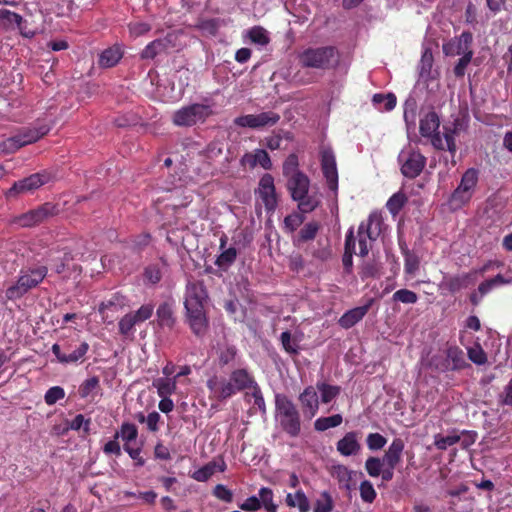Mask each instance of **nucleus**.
Segmentation results:
<instances>
[{
  "label": "nucleus",
  "instance_id": "obj_2",
  "mask_svg": "<svg viewBox=\"0 0 512 512\" xmlns=\"http://www.w3.org/2000/svg\"><path fill=\"white\" fill-rule=\"evenodd\" d=\"M208 293L203 281L189 280L186 284L184 308L190 329L197 337L205 335L208 329V319L204 304Z\"/></svg>",
  "mask_w": 512,
  "mask_h": 512
},
{
  "label": "nucleus",
  "instance_id": "obj_34",
  "mask_svg": "<svg viewBox=\"0 0 512 512\" xmlns=\"http://www.w3.org/2000/svg\"><path fill=\"white\" fill-rule=\"evenodd\" d=\"M334 509V500L329 491L324 490L319 498L314 502L313 512H332Z\"/></svg>",
  "mask_w": 512,
  "mask_h": 512
},
{
  "label": "nucleus",
  "instance_id": "obj_61",
  "mask_svg": "<svg viewBox=\"0 0 512 512\" xmlns=\"http://www.w3.org/2000/svg\"><path fill=\"white\" fill-rule=\"evenodd\" d=\"M154 307L151 304L142 305L136 312L132 313L138 323L146 321L153 314Z\"/></svg>",
  "mask_w": 512,
  "mask_h": 512
},
{
  "label": "nucleus",
  "instance_id": "obj_27",
  "mask_svg": "<svg viewBox=\"0 0 512 512\" xmlns=\"http://www.w3.org/2000/svg\"><path fill=\"white\" fill-rule=\"evenodd\" d=\"M285 503L289 508L297 509L299 512H309L311 509L310 501L302 489L287 493Z\"/></svg>",
  "mask_w": 512,
  "mask_h": 512
},
{
  "label": "nucleus",
  "instance_id": "obj_39",
  "mask_svg": "<svg viewBox=\"0 0 512 512\" xmlns=\"http://www.w3.org/2000/svg\"><path fill=\"white\" fill-rule=\"evenodd\" d=\"M237 250L234 247H229L222 250L221 254L217 257L215 265L222 270H227L236 260Z\"/></svg>",
  "mask_w": 512,
  "mask_h": 512
},
{
  "label": "nucleus",
  "instance_id": "obj_56",
  "mask_svg": "<svg viewBox=\"0 0 512 512\" xmlns=\"http://www.w3.org/2000/svg\"><path fill=\"white\" fill-rule=\"evenodd\" d=\"M320 226L317 222H309L303 226L300 230L299 237L302 241L313 240L316 237V234L319 230Z\"/></svg>",
  "mask_w": 512,
  "mask_h": 512
},
{
  "label": "nucleus",
  "instance_id": "obj_57",
  "mask_svg": "<svg viewBox=\"0 0 512 512\" xmlns=\"http://www.w3.org/2000/svg\"><path fill=\"white\" fill-rule=\"evenodd\" d=\"M136 324H138V322L134 318L132 313H128L124 317H122L118 323L119 332L122 335H128L133 330V327Z\"/></svg>",
  "mask_w": 512,
  "mask_h": 512
},
{
  "label": "nucleus",
  "instance_id": "obj_62",
  "mask_svg": "<svg viewBox=\"0 0 512 512\" xmlns=\"http://www.w3.org/2000/svg\"><path fill=\"white\" fill-rule=\"evenodd\" d=\"M213 494L215 497L224 502H231L233 499L232 491L222 484H218L215 486Z\"/></svg>",
  "mask_w": 512,
  "mask_h": 512
},
{
  "label": "nucleus",
  "instance_id": "obj_24",
  "mask_svg": "<svg viewBox=\"0 0 512 512\" xmlns=\"http://www.w3.org/2000/svg\"><path fill=\"white\" fill-rule=\"evenodd\" d=\"M23 22V18L21 15L12 12L8 9L1 8L0 9V29L3 30H11L14 28H19L21 34L25 37H32L34 33H27L22 30L21 24Z\"/></svg>",
  "mask_w": 512,
  "mask_h": 512
},
{
  "label": "nucleus",
  "instance_id": "obj_32",
  "mask_svg": "<svg viewBox=\"0 0 512 512\" xmlns=\"http://www.w3.org/2000/svg\"><path fill=\"white\" fill-rule=\"evenodd\" d=\"M316 391L320 393V400L324 404L330 403L334 400L341 392L340 386L331 385L326 382H317Z\"/></svg>",
  "mask_w": 512,
  "mask_h": 512
},
{
  "label": "nucleus",
  "instance_id": "obj_42",
  "mask_svg": "<svg viewBox=\"0 0 512 512\" xmlns=\"http://www.w3.org/2000/svg\"><path fill=\"white\" fill-rule=\"evenodd\" d=\"M406 202V195L402 192H397L389 198L386 203V207L391 214L396 215L403 208Z\"/></svg>",
  "mask_w": 512,
  "mask_h": 512
},
{
  "label": "nucleus",
  "instance_id": "obj_55",
  "mask_svg": "<svg viewBox=\"0 0 512 512\" xmlns=\"http://www.w3.org/2000/svg\"><path fill=\"white\" fill-rule=\"evenodd\" d=\"M151 28V25L146 22H131L128 24L129 33L134 38L146 35Z\"/></svg>",
  "mask_w": 512,
  "mask_h": 512
},
{
  "label": "nucleus",
  "instance_id": "obj_52",
  "mask_svg": "<svg viewBox=\"0 0 512 512\" xmlns=\"http://www.w3.org/2000/svg\"><path fill=\"white\" fill-rule=\"evenodd\" d=\"M215 468V463H208L207 465L194 471L192 474V478L199 482H205L215 473Z\"/></svg>",
  "mask_w": 512,
  "mask_h": 512
},
{
  "label": "nucleus",
  "instance_id": "obj_8",
  "mask_svg": "<svg viewBox=\"0 0 512 512\" xmlns=\"http://www.w3.org/2000/svg\"><path fill=\"white\" fill-rule=\"evenodd\" d=\"M50 128L45 125L37 127H29L22 129L18 134L4 140L0 144V152L4 154H12L23 146L32 144L42 138L49 132Z\"/></svg>",
  "mask_w": 512,
  "mask_h": 512
},
{
  "label": "nucleus",
  "instance_id": "obj_26",
  "mask_svg": "<svg viewBox=\"0 0 512 512\" xmlns=\"http://www.w3.org/2000/svg\"><path fill=\"white\" fill-rule=\"evenodd\" d=\"M404 450V442L400 438H395L383 456V462L390 468H395L401 461V456Z\"/></svg>",
  "mask_w": 512,
  "mask_h": 512
},
{
  "label": "nucleus",
  "instance_id": "obj_48",
  "mask_svg": "<svg viewBox=\"0 0 512 512\" xmlns=\"http://www.w3.org/2000/svg\"><path fill=\"white\" fill-rule=\"evenodd\" d=\"M359 490L360 497L365 503H372L377 496L373 484L368 480H364L360 483Z\"/></svg>",
  "mask_w": 512,
  "mask_h": 512
},
{
  "label": "nucleus",
  "instance_id": "obj_63",
  "mask_svg": "<svg viewBox=\"0 0 512 512\" xmlns=\"http://www.w3.org/2000/svg\"><path fill=\"white\" fill-rule=\"evenodd\" d=\"M90 427V420L85 419V417L82 414H78L70 423V428L72 430H80L83 428L85 432L89 431Z\"/></svg>",
  "mask_w": 512,
  "mask_h": 512
},
{
  "label": "nucleus",
  "instance_id": "obj_44",
  "mask_svg": "<svg viewBox=\"0 0 512 512\" xmlns=\"http://www.w3.org/2000/svg\"><path fill=\"white\" fill-rule=\"evenodd\" d=\"M237 355V349L233 345H224L218 350V360L221 366L232 363Z\"/></svg>",
  "mask_w": 512,
  "mask_h": 512
},
{
  "label": "nucleus",
  "instance_id": "obj_41",
  "mask_svg": "<svg viewBox=\"0 0 512 512\" xmlns=\"http://www.w3.org/2000/svg\"><path fill=\"white\" fill-rule=\"evenodd\" d=\"M99 379L96 376L86 379L79 387V395L81 398L93 397L99 390Z\"/></svg>",
  "mask_w": 512,
  "mask_h": 512
},
{
  "label": "nucleus",
  "instance_id": "obj_20",
  "mask_svg": "<svg viewBox=\"0 0 512 512\" xmlns=\"http://www.w3.org/2000/svg\"><path fill=\"white\" fill-rule=\"evenodd\" d=\"M70 346L67 347L69 350ZM89 350V344L87 342H81L79 346L75 347L71 352L61 350V346L59 344H53L52 352L56 356L57 360L63 364H71L76 363L80 359H82L87 351Z\"/></svg>",
  "mask_w": 512,
  "mask_h": 512
},
{
  "label": "nucleus",
  "instance_id": "obj_13",
  "mask_svg": "<svg viewBox=\"0 0 512 512\" xmlns=\"http://www.w3.org/2000/svg\"><path fill=\"white\" fill-rule=\"evenodd\" d=\"M57 212L56 205L46 202L35 209L13 217L10 223L22 228L33 227L56 215Z\"/></svg>",
  "mask_w": 512,
  "mask_h": 512
},
{
  "label": "nucleus",
  "instance_id": "obj_38",
  "mask_svg": "<svg viewBox=\"0 0 512 512\" xmlns=\"http://www.w3.org/2000/svg\"><path fill=\"white\" fill-rule=\"evenodd\" d=\"M138 436V429L135 424L125 422L121 425L120 430L116 432L115 438H121L125 444H131Z\"/></svg>",
  "mask_w": 512,
  "mask_h": 512
},
{
  "label": "nucleus",
  "instance_id": "obj_9",
  "mask_svg": "<svg viewBox=\"0 0 512 512\" xmlns=\"http://www.w3.org/2000/svg\"><path fill=\"white\" fill-rule=\"evenodd\" d=\"M52 178V174L48 171L31 174L28 177L15 181L6 191L5 196L8 199H16L21 195L33 193L43 185L49 183Z\"/></svg>",
  "mask_w": 512,
  "mask_h": 512
},
{
  "label": "nucleus",
  "instance_id": "obj_15",
  "mask_svg": "<svg viewBox=\"0 0 512 512\" xmlns=\"http://www.w3.org/2000/svg\"><path fill=\"white\" fill-rule=\"evenodd\" d=\"M177 36L174 33H168L162 38H158L148 43L140 53L143 60H152L158 55L167 54L176 47Z\"/></svg>",
  "mask_w": 512,
  "mask_h": 512
},
{
  "label": "nucleus",
  "instance_id": "obj_23",
  "mask_svg": "<svg viewBox=\"0 0 512 512\" xmlns=\"http://www.w3.org/2000/svg\"><path fill=\"white\" fill-rule=\"evenodd\" d=\"M359 433L352 431L348 432L337 442V451L343 456L357 455L361 450L359 443Z\"/></svg>",
  "mask_w": 512,
  "mask_h": 512
},
{
  "label": "nucleus",
  "instance_id": "obj_54",
  "mask_svg": "<svg viewBox=\"0 0 512 512\" xmlns=\"http://www.w3.org/2000/svg\"><path fill=\"white\" fill-rule=\"evenodd\" d=\"M366 443L370 450L377 451L386 445L387 439L380 433H370L366 438Z\"/></svg>",
  "mask_w": 512,
  "mask_h": 512
},
{
  "label": "nucleus",
  "instance_id": "obj_30",
  "mask_svg": "<svg viewBox=\"0 0 512 512\" xmlns=\"http://www.w3.org/2000/svg\"><path fill=\"white\" fill-rule=\"evenodd\" d=\"M446 357L450 370H460L466 366V361L463 351L457 346H451L446 351Z\"/></svg>",
  "mask_w": 512,
  "mask_h": 512
},
{
  "label": "nucleus",
  "instance_id": "obj_14",
  "mask_svg": "<svg viewBox=\"0 0 512 512\" xmlns=\"http://www.w3.org/2000/svg\"><path fill=\"white\" fill-rule=\"evenodd\" d=\"M321 169L327 185L335 194L338 191V171L336 158L330 147H323L320 151Z\"/></svg>",
  "mask_w": 512,
  "mask_h": 512
},
{
  "label": "nucleus",
  "instance_id": "obj_60",
  "mask_svg": "<svg viewBox=\"0 0 512 512\" xmlns=\"http://www.w3.org/2000/svg\"><path fill=\"white\" fill-rule=\"evenodd\" d=\"M419 268V259L418 257L410 252L405 253V263L404 269L408 274H414Z\"/></svg>",
  "mask_w": 512,
  "mask_h": 512
},
{
  "label": "nucleus",
  "instance_id": "obj_1",
  "mask_svg": "<svg viewBox=\"0 0 512 512\" xmlns=\"http://www.w3.org/2000/svg\"><path fill=\"white\" fill-rule=\"evenodd\" d=\"M383 220L379 212H372L365 221H362L358 227L357 237H354L353 229L350 228L345 238V252L342 263L347 272H351L353 265V254L355 252L356 241L359 246L358 255L365 257L368 255L373 243L382 232Z\"/></svg>",
  "mask_w": 512,
  "mask_h": 512
},
{
  "label": "nucleus",
  "instance_id": "obj_49",
  "mask_svg": "<svg viewBox=\"0 0 512 512\" xmlns=\"http://www.w3.org/2000/svg\"><path fill=\"white\" fill-rule=\"evenodd\" d=\"M392 299L395 302L414 304L418 301V296L414 291L408 289H400L393 294Z\"/></svg>",
  "mask_w": 512,
  "mask_h": 512
},
{
  "label": "nucleus",
  "instance_id": "obj_7",
  "mask_svg": "<svg viewBox=\"0 0 512 512\" xmlns=\"http://www.w3.org/2000/svg\"><path fill=\"white\" fill-rule=\"evenodd\" d=\"M276 419L282 430L290 437H297L301 432L300 413L295 404L285 395L275 396Z\"/></svg>",
  "mask_w": 512,
  "mask_h": 512
},
{
  "label": "nucleus",
  "instance_id": "obj_22",
  "mask_svg": "<svg viewBox=\"0 0 512 512\" xmlns=\"http://www.w3.org/2000/svg\"><path fill=\"white\" fill-rule=\"evenodd\" d=\"M374 299H370L365 305L355 307L346 311L339 319V325L344 329H349L361 321L364 316L368 313L372 306Z\"/></svg>",
  "mask_w": 512,
  "mask_h": 512
},
{
  "label": "nucleus",
  "instance_id": "obj_25",
  "mask_svg": "<svg viewBox=\"0 0 512 512\" xmlns=\"http://www.w3.org/2000/svg\"><path fill=\"white\" fill-rule=\"evenodd\" d=\"M470 278V273L454 276H445L441 281L439 287L440 289H444L450 293H456L461 289L469 286Z\"/></svg>",
  "mask_w": 512,
  "mask_h": 512
},
{
  "label": "nucleus",
  "instance_id": "obj_31",
  "mask_svg": "<svg viewBox=\"0 0 512 512\" xmlns=\"http://www.w3.org/2000/svg\"><path fill=\"white\" fill-rule=\"evenodd\" d=\"M122 58V51L119 47H110L104 50L99 57V66L102 68H110L115 66Z\"/></svg>",
  "mask_w": 512,
  "mask_h": 512
},
{
  "label": "nucleus",
  "instance_id": "obj_33",
  "mask_svg": "<svg viewBox=\"0 0 512 512\" xmlns=\"http://www.w3.org/2000/svg\"><path fill=\"white\" fill-rule=\"evenodd\" d=\"M152 386L156 388L160 397L171 396L177 388V382L175 378L161 377L154 379Z\"/></svg>",
  "mask_w": 512,
  "mask_h": 512
},
{
  "label": "nucleus",
  "instance_id": "obj_50",
  "mask_svg": "<svg viewBox=\"0 0 512 512\" xmlns=\"http://www.w3.org/2000/svg\"><path fill=\"white\" fill-rule=\"evenodd\" d=\"M384 462L378 457H369L365 462V469L369 476L378 477L381 474Z\"/></svg>",
  "mask_w": 512,
  "mask_h": 512
},
{
  "label": "nucleus",
  "instance_id": "obj_35",
  "mask_svg": "<svg viewBox=\"0 0 512 512\" xmlns=\"http://www.w3.org/2000/svg\"><path fill=\"white\" fill-rule=\"evenodd\" d=\"M433 62L434 58L431 49L425 48L422 52L419 63V75L421 78H430Z\"/></svg>",
  "mask_w": 512,
  "mask_h": 512
},
{
  "label": "nucleus",
  "instance_id": "obj_12",
  "mask_svg": "<svg viewBox=\"0 0 512 512\" xmlns=\"http://www.w3.org/2000/svg\"><path fill=\"white\" fill-rule=\"evenodd\" d=\"M401 173L406 178L414 179L421 174L426 166V157L411 146L401 150L398 155Z\"/></svg>",
  "mask_w": 512,
  "mask_h": 512
},
{
  "label": "nucleus",
  "instance_id": "obj_51",
  "mask_svg": "<svg viewBox=\"0 0 512 512\" xmlns=\"http://www.w3.org/2000/svg\"><path fill=\"white\" fill-rule=\"evenodd\" d=\"M238 392V389L235 388L234 384L230 380H223L219 382V387L217 388V398L220 400L227 399Z\"/></svg>",
  "mask_w": 512,
  "mask_h": 512
},
{
  "label": "nucleus",
  "instance_id": "obj_5",
  "mask_svg": "<svg viewBox=\"0 0 512 512\" xmlns=\"http://www.w3.org/2000/svg\"><path fill=\"white\" fill-rule=\"evenodd\" d=\"M299 63L305 68L326 71L337 67L339 54L333 46L311 47L299 55Z\"/></svg>",
  "mask_w": 512,
  "mask_h": 512
},
{
  "label": "nucleus",
  "instance_id": "obj_16",
  "mask_svg": "<svg viewBox=\"0 0 512 512\" xmlns=\"http://www.w3.org/2000/svg\"><path fill=\"white\" fill-rule=\"evenodd\" d=\"M280 120V115L273 111L262 112L259 114H247L239 116L234 120L235 125L239 127H249L253 129L266 126H273Z\"/></svg>",
  "mask_w": 512,
  "mask_h": 512
},
{
  "label": "nucleus",
  "instance_id": "obj_59",
  "mask_svg": "<svg viewBox=\"0 0 512 512\" xmlns=\"http://www.w3.org/2000/svg\"><path fill=\"white\" fill-rule=\"evenodd\" d=\"M473 57V52H468L466 55H463L457 62L454 67V74L456 77L461 78L465 75V71L469 63L471 62Z\"/></svg>",
  "mask_w": 512,
  "mask_h": 512
},
{
  "label": "nucleus",
  "instance_id": "obj_58",
  "mask_svg": "<svg viewBox=\"0 0 512 512\" xmlns=\"http://www.w3.org/2000/svg\"><path fill=\"white\" fill-rule=\"evenodd\" d=\"M468 357L473 363L477 365H483L487 362V356L480 345L469 348Z\"/></svg>",
  "mask_w": 512,
  "mask_h": 512
},
{
  "label": "nucleus",
  "instance_id": "obj_29",
  "mask_svg": "<svg viewBox=\"0 0 512 512\" xmlns=\"http://www.w3.org/2000/svg\"><path fill=\"white\" fill-rule=\"evenodd\" d=\"M229 380L234 384L238 391H242L247 388H254L256 384L254 378L249 374L246 369L234 370Z\"/></svg>",
  "mask_w": 512,
  "mask_h": 512
},
{
  "label": "nucleus",
  "instance_id": "obj_36",
  "mask_svg": "<svg viewBox=\"0 0 512 512\" xmlns=\"http://www.w3.org/2000/svg\"><path fill=\"white\" fill-rule=\"evenodd\" d=\"M372 102L380 110L391 111L396 106V97L392 93H378L374 94Z\"/></svg>",
  "mask_w": 512,
  "mask_h": 512
},
{
  "label": "nucleus",
  "instance_id": "obj_37",
  "mask_svg": "<svg viewBox=\"0 0 512 512\" xmlns=\"http://www.w3.org/2000/svg\"><path fill=\"white\" fill-rule=\"evenodd\" d=\"M343 421L341 414H335L329 417H320L314 422V428L316 431H325L329 428L339 426Z\"/></svg>",
  "mask_w": 512,
  "mask_h": 512
},
{
  "label": "nucleus",
  "instance_id": "obj_47",
  "mask_svg": "<svg viewBox=\"0 0 512 512\" xmlns=\"http://www.w3.org/2000/svg\"><path fill=\"white\" fill-rule=\"evenodd\" d=\"M299 161L296 154H290L283 164V174L289 179L292 176H295L297 173H302L299 169Z\"/></svg>",
  "mask_w": 512,
  "mask_h": 512
},
{
  "label": "nucleus",
  "instance_id": "obj_21",
  "mask_svg": "<svg viewBox=\"0 0 512 512\" xmlns=\"http://www.w3.org/2000/svg\"><path fill=\"white\" fill-rule=\"evenodd\" d=\"M259 197L267 211H274L277 206L274 181L271 175H264L259 183Z\"/></svg>",
  "mask_w": 512,
  "mask_h": 512
},
{
  "label": "nucleus",
  "instance_id": "obj_53",
  "mask_svg": "<svg viewBox=\"0 0 512 512\" xmlns=\"http://www.w3.org/2000/svg\"><path fill=\"white\" fill-rule=\"evenodd\" d=\"M64 397V389L60 386H53L46 391L44 400L47 405H54L59 400H62Z\"/></svg>",
  "mask_w": 512,
  "mask_h": 512
},
{
  "label": "nucleus",
  "instance_id": "obj_46",
  "mask_svg": "<svg viewBox=\"0 0 512 512\" xmlns=\"http://www.w3.org/2000/svg\"><path fill=\"white\" fill-rule=\"evenodd\" d=\"M261 502V508L263 507L265 511L276 512L277 506L273 503V492L270 488L262 487L258 493Z\"/></svg>",
  "mask_w": 512,
  "mask_h": 512
},
{
  "label": "nucleus",
  "instance_id": "obj_19",
  "mask_svg": "<svg viewBox=\"0 0 512 512\" xmlns=\"http://www.w3.org/2000/svg\"><path fill=\"white\" fill-rule=\"evenodd\" d=\"M302 412L305 418L311 420L319 410V398L314 386H307L299 395Z\"/></svg>",
  "mask_w": 512,
  "mask_h": 512
},
{
  "label": "nucleus",
  "instance_id": "obj_40",
  "mask_svg": "<svg viewBox=\"0 0 512 512\" xmlns=\"http://www.w3.org/2000/svg\"><path fill=\"white\" fill-rule=\"evenodd\" d=\"M247 36L254 44L265 46L269 43L268 32L261 26H254L247 31Z\"/></svg>",
  "mask_w": 512,
  "mask_h": 512
},
{
  "label": "nucleus",
  "instance_id": "obj_6",
  "mask_svg": "<svg viewBox=\"0 0 512 512\" xmlns=\"http://www.w3.org/2000/svg\"><path fill=\"white\" fill-rule=\"evenodd\" d=\"M310 180L304 173H297L287 179V188L294 201L298 202V209L302 213H310L320 204L317 194L309 195Z\"/></svg>",
  "mask_w": 512,
  "mask_h": 512
},
{
  "label": "nucleus",
  "instance_id": "obj_45",
  "mask_svg": "<svg viewBox=\"0 0 512 512\" xmlns=\"http://www.w3.org/2000/svg\"><path fill=\"white\" fill-rule=\"evenodd\" d=\"M280 341L287 353L291 355H297L299 353L298 340L293 338L289 331H284L281 333Z\"/></svg>",
  "mask_w": 512,
  "mask_h": 512
},
{
  "label": "nucleus",
  "instance_id": "obj_28",
  "mask_svg": "<svg viewBox=\"0 0 512 512\" xmlns=\"http://www.w3.org/2000/svg\"><path fill=\"white\" fill-rule=\"evenodd\" d=\"M157 322L160 327L172 329L175 325L173 305L170 302H164L159 305L156 311Z\"/></svg>",
  "mask_w": 512,
  "mask_h": 512
},
{
  "label": "nucleus",
  "instance_id": "obj_17",
  "mask_svg": "<svg viewBox=\"0 0 512 512\" xmlns=\"http://www.w3.org/2000/svg\"><path fill=\"white\" fill-rule=\"evenodd\" d=\"M472 41V34L464 31L459 37H455L443 44V53L446 56L466 55L468 52H473L471 49Z\"/></svg>",
  "mask_w": 512,
  "mask_h": 512
},
{
  "label": "nucleus",
  "instance_id": "obj_18",
  "mask_svg": "<svg viewBox=\"0 0 512 512\" xmlns=\"http://www.w3.org/2000/svg\"><path fill=\"white\" fill-rule=\"evenodd\" d=\"M331 476L338 482L339 488L351 491L356 487V477L363 476L361 472L350 470L342 464L333 465L330 470Z\"/></svg>",
  "mask_w": 512,
  "mask_h": 512
},
{
  "label": "nucleus",
  "instance_id": "obj_11",
  "mask_svg": "<svg viewBox=\"0 0 512 512\" xmlns=\"http://www.w3.org/2000/svg\"><path fill=\"white\" fill-rule=\"evenodd\" d=\"M211 114L212 109L209 105L195 103L175 111L173 123L176 126L189 127L199 122H204Z\"/></svg>",
  "mask_w": 512,
  "mask_h": 512
},
{
  "label": "nucleus",
  "instance_id": "obj_3",
  "mask_svg": "<svg viewBox=\"0 0 512 512\" xmlns=\"http://www.w3.org/2000/svg\"><path fill=\"white\" fill-rule=\"evenodd\" d=\"M440 118L435 111L426 113L419 124L422 137L428 138L431 145L437 150H447L452 155L456 153L455 129L443 126V135L439 132Z\"/></svg>",
  "mask_w": 512,
  "mask_h": 512
},
{
  "label": "nucleus",
  "instance_id": "obj_64",
  "mask_svg": "<svg viewBox=\"0 0 512 512\" xmlns=\"http://www.w3.org/2000/svg\"><path fill=\"white\" fill-rule=\"evenodd\" d=\"M239 508L244 511H257L261 508L260 499L257 496H251L239 504Z\"/></svg>",
  "mask_w": 512,
  "mask_h": 512
},
{
  "label": "nucleus",
  "instance_id": "obj_43",
  "mask_svg": "<svg viewBox=\"0 0 512 512\" xmlns=\"http://www.w3.org/2000/svg\"><path fill=\"white\" fill-rule=\"evenodd\" d=\"M460 441V435L456 432L448 434L446 436H442L440 434L435 435L434 437V445L439 450H446L448 447L453 446L454 444Z\"/></svg>",
  "mask_w": 512,
  "mask_h": 512
},
{
  "label": "nucleus",
  "instance_id": "obj_10",
  "mask_svg": "<svg viewBox=\"0 0 512 512\" xmlns=\"http://www.w3.org/2000/svg\"><path fill=\"white\" fill-rule=\"evenodd\" d=\"M478 182V171L470 168L464 172L457 188L450 196L449 203L454 209L461 208L467 204L475 191Z\"/></svg>",
  "mask_w": 512,
  "mask_h": 512
},
{
  "label": "nucleus",
  "instance_id": "obj_4",
  "mask_svg": "<svg viewBox=\"0 0 512 512\" xmlns=\"http://www.w3.org/2000/svg\"><path fill=\"white\" fill-rule=\"evenodd\" d=\"M48 268L45 265L23 267L18 274L17 281L5 291L7 300L15 301L22 298L30 290L36 288L47 276Z\"/></svg>",
  "mask_w": 512,
  "mask_h": 512
}]
</instances>
